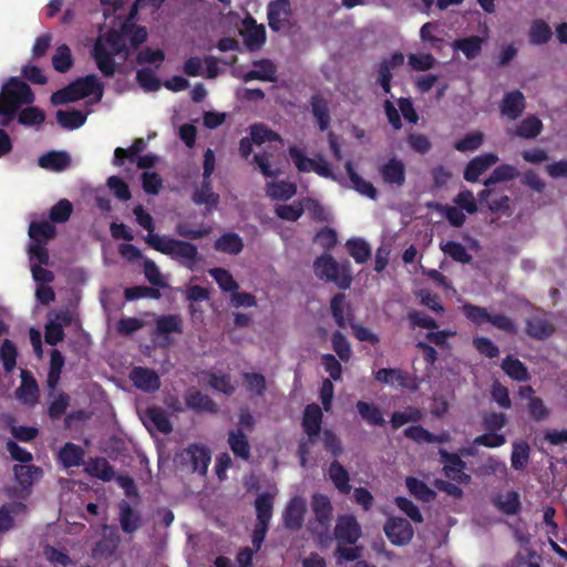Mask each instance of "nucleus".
I'll return each instance as SVG.
<instances>
[{
    "instance_id": "obj_1",
    "label": "nucleus",
    "mask_w": 567,
    "mask_h": 567,
    "mask_svg": "<svg viewBox=\"0 0 567 567\" xmlns=\"http://www.w3.org/2000/svg\"><path fill=\"white\" fill-rule=\"evenodd\" d=\"M133 213L137 224L148 231L145 241L153 249L169 256L174 260L179 261L188 269H193L194 266L199 261V254L196 245L155 234L153 217L148 212L144 209L142 205L134 207Z\"/></svg>"
},
{
    "instance_id": "obj_2",
    "label": "nucleus",
    "mask_w": 567,
    "mask_h": 567,
    "mask_svg": "<svg viewBox=\"0 0 567 567\" xmlns=\"http://www.w3.org/2000/svg\"><path fill=\"white\" fill-rule=\"evenodd\" d=\"M35 96L30 85L18 76L9 78L0 91V126L9 127L22 105H30Z\"/></svg>"
},
{
    "instance_id": "obj_3",
    "label": "nucleus",
    "mask_w": 567,
    "mask_h": 567,
    "mask_svg": "<svg viewBox=\"0 0 567 567\" xmlns=\"http://www.w3.org/2000/svg\"><path fill=\"white\" fill-rule=\"evenodd\" d=\"M313 271L319 279L332 282L343 290L350 288L353 280L350 261L338 262L329 252L315 259Z\"/></svg>"
},
{
    "instance_id": "obj_4",
    "label": "nucleus",
    "mask_w": 567,
    "mask_h": 567,
    "mask_svg": "<svg viewBox=\"0 0 567 567\" xmlns=\"http://www.w3.org/2000/svg\"><path fill=\"white\" fill-rule=\"evenodd\" d=\"M311 509L315 516L308 520L307 530L321 543L328 538L333 518V507L327 495L315 493L311 496Z\"/></svg>"
},
{
    "instance_id": "obj_5",
    "label": "nucleus",
    "mask_w": 567,
    "mask_h": 567,
    "mask_svg": "<svg viewBox=\"0 0 567 567\" xmlns=\"http://www.w3.org/2000/svg\"><path fill=\"white\" fill-rule=\"evenodd\" d=\"M275 498L265 492L255 499L256 524L251 534V543L256 550H259L267 536L269 524L272 518Z\"/></svg>"
},
{
    "instance_id": "obj_6",
    "label": "nucleus",
    "mask_w": 567,
    "mask_h": 567,
    "mask_svg": "<svg viewBox=\"0 0 567 567\" xmlns=\"http://www.w3.org/2000/svg\"><path fill=\"white\" fill-rule=\"evenodd\" d=\"M462 311L466 319L476 327H482L484 323L488 322L501 331L516 333L515 322L504 313H489L485 307L473 303H464Z\"/></svg>"
},
{
    "instance_id": "obj_7",
    "label": "nucleus",
    "mask_w": 567,
    "mask_h": 567,
    "mask_svg": "<svg viewBox=\"0 0 567 567\" xmlns=\"http://www.w3.org/2000/svg\"><path fill=\"white\" fill-rule=\"evenodd\" d=\"M210 460V451L199 444H190L178 454V461L183 467H187L193 473H198L202 476L207 474Z\"/></svg>"
},
{
    "instance_id": "obj_8",
    "label": "nucleus",
    "mask_w": 567,
    "mask_h": 567,
    "mask_svg": "<svg viewBox=\"0 0 567 567\" xmlns=\"http://www.w3.org/2000/svg\"><path fill=\"white\" fill-rule=\"evenodd\" d=\"M388 539L395 546L409 544L414 535L411 523L402 517H390L383 527Z\"/></svg>"
},
{
    "instance_id": "obj_9",
    "label": "nucleus",
    "mask_w": 567,
    "mask_h": 567,
    "mask_svg": "<svg viewBox=\"0 0 567 567\" xmlns=\"http://www.w3.org/2000/svg\"><path fill=\"white\" fill-rule=\"evenodd\" d=\"M306 513V501L301 496H293L282 512L284 526L290 532H299L305 524Z\"/></svg>"
},
{
    "instance_id": "obj_10",
    "label": "nucleus",
    "mask_w": 567,
    "mask_h": 567,
    "mask_svg": "<svg viewBox=\"0 0 567 567\" xmlns=\"http://www.w3.org/2000/svg\"><path fill=\"white\" fill-rule=\"evenodd\" d=\"M441 462L444 464L445 476L458 484H467L471 476L464 472L466 463L456 453H450L445 449H440Z\"/></svg>"
},
{
    "instance_id": "obj_11",
    "label": "nucleus",
    "mask_w": 567,
    "mask_h": 567,
    "mask_svg": "<svg viewBox=\"0 0 567 567\" xmlns=\"http://www.w3.org/2000/svg\"><path fill=\"white\" fill-rule=\"evenodd\" d=\"M243 29L240 35L244 43L249 51L260 49L266 42V28L264 24H258L256 19L248 14L243 19Z\"/></svg>"
},
{
    "instance_id": "obj_12",
    "label": "nucleus",
    "mask_w": 567,
    "mask_h": 567,
    "mask_svg": "<svg viewBox=\"0 0 567 567\" xmlns=\"http://www.w3.org/2000/svg\"><path fill=\"white\" fill-rule=\"evenodd\" d=\"M120 542L121 538L116 529L104 525L102 538L93 545L91 556L94 559H107L115 554Z\"/></svg>"
},
{
    "instance_id": "obj_13",
    "label": "nucleus",
    "mask_w": 567,
    "mask_h": 567,
    "mask_svg": "<svg viewBox=\"0 0 567 567\" xmlns=\"http://www.w3.org/2000/svg\"><path fill=\"white\" fill-rule=\"evenodd\" d=\"M334 537L340 544L354 545L361 537V526L352 515L340 516L334 527Z\"/></svg>"
},
{
    "instance_id": "obj_14",
    "label": "nucleus",
    "mask_w": 567,
    "mask_h": 567,
    "mask_svg": "<svg viewBox=\"0 0 567 567\" xmlns=\"http://www.w3.org/2000/svg\"><path fill=\"white\" fill-rule=\"evenodd\" d=\"M379 174L384 184L401 188L406 182V172L404 163L398 157H391L379 167Z\"/></svg>"
},
{
    "instance_id": "obj_15",
    "label": "nucleus",
    "mask_w": 567,
    "mask_h": 567,
    "mask_svg": "<svg viewBox=\"0 0 567 567\" xmlns=\"http://www.w3.org/2000/svg\"><path fill=\"white\" fill-rule=\"evenodd\" d=\"M69 84L75 101L90 95H96L97 100H101L103 96V84L99 81L95 74H87L85 76L78 78Z\"/></svg>"
},
{
    "instance_id": "obj_16",
    "label": "nucleus",
    "mask_w": 567,
    "mask_h": 567,
    "mask_svg": "<svg viewBox=\"0 0 567 567\" xmlns=\"http://www.w3.org/2000/svg\"><path fill=\"white\" fill-rule=\"evenodd\" d=\"M291 13L289 0H274L267 7L268 25L274 32L282 30Z\"/></svg>"
},
{
    "instance_id": "obj_17",
    "label": "nucleus",
    "mask_w": 567,
    "mask_h": 567,
    "mask_svg": "<svg viewBox=\"0 0 567 567\" xmlns=\"http://www.w3.org/2000/svg\"><path fill=\"white\" fill-rule=\"evenodd\" d=\"M118 522L124 534L133 535L144 524L142 514L124 499L118 503Z\"/></svg>"
},
{
    "instance_id": "obj_18",
    "label": "nucleus",
    "mask_w": 567,
    "mask_h": 567,
    "mask_svg": "<svg viewBox=\"0 0 567 567\" xmlns=\"http://www.w3.org/2000/svg\"><path fill=\"white\" fill-rule=\"evenodd\" d=\"M185 404L187 409L197 413H210L215 414L218 412L217 403L207 394L200 392L195 388H190L185 393Z\"/></svg>"
},
{
    "instance_id": "obj_19",
    "label": "nucleus",
    "mask_w": 567,
    "mask_h": 567,
    "mask_svg": "<svg viewBox=\"0 0 567 567\" xmlns=\"http://www.w3.org/2000/svg\"><path fill=\"white\" fill-rule=\"evenodd\" d=\"M130 379L137 389L144 392H155L161 388L158 374L150 368H133Z\"/></svg>"
},
{
    "instance_id": "obj_20",
    "label": "nucleus",
    "mask_w": 567,
    "mask_h": 567,
    "mask_svg": "<svg viewBox=\"0 0 567 567\" xmlns=\"http://www.w3.org/2000/svg\"><path fill=\"white\" fill-rule=\"evenodd\" d=\"M497 162L498 156L494 153H485L472 158L465 166L464 179L470 183L477 182L480 176Z\"/></svg>"
},
{
    "instance_id": "obj_21",
    "label": "nucleus",
    "mask_w": 567,
    "mask_h": 567,
    "mask_svg": "<svg viewBox=\"0 0 567 567\" xmlns=\"http://www.w3.org/2000/svg\"><path fill=\"white\" fill-rule=\"evenodd\" d=\"M374 379L384 384H398L401 388L415 389L411 374L398 368H382L374 373Z\"/></svg>"
},
{
    "instance_id": "obj_22",
    "label": "nucleus",
    "mask_w": 567,
    "mask_h": 567,
    "mask_svg": "<svg viewBox=\"0 0 567 567\" xmlns=\"http://www.w3.org/2000/svg\"><path fill=\"white\" fill-rule=\"evenodd\" d=\"M322 423V411L316 403L308 404L303 412L302 429L311 443L319 436Z\"/></svg>"
},
{
    "instance_id": "obj_23",
    "label": "nucleus",
    "mask_w": 567,
    "mask_h": 567,
    "mask_svg": "<svg viewBox=\"0 0 567 567\" xmlns=\"http://www.w3.org/2000/svg\"><path fill=\"white\" fill-rule=\"evenodd\" d=\"M499 110L509 120H517L525 110L524 94L519 90L507 92L502 100Z\"/></svg>"
},
{
    "instance_id": "obj_24",
    "label": "nucleus",
    "mask_w": 567,
    "mask_h": 567,
    "mask_svg": "<svg viewBox=\"0 0 567 567\" xmlns=\"http://www.w3.org/2000/svg\"><path fill=\"white\" fill-rule=\"evenodd\" d=\"M97 69L105 78H113L116 71V54L110 52L104 44L96 42L92 51Z\"/></svg>"
},
{
    "instance_id": "obj_25",
    "label": "nucleus",
    "mask_w": 567,
    "mask_h": 567,
    "mask_svg": "<svg viewBox=\"0 0 567 567\" xmlns=\"http://www.w3.org/2000/svg\"><path fill=\"white\" fill-rule=\"evenodd\" d=\"M254 70L248 71L243 75L245 82L254 80L275 82L277 68L275 63L269 59H260L252 62Z\"/></svg>"
},
{
    "instance_id": "obj_26",
    "label": "nucleus",
    "mask_w": 567,
    "mask_h": 567,
    "mask_svg": "<svg viewBox=\"0 0 567 567\" xmlns=\"http://www.w3.org/2000/svg\"><path fill=\"white\" fill-rule=\"evenodd\" d=\"M84 472L103 482H111L115 478L114 467L104 457H91L85 464Z\"/></svg>"
},
{
    "instance_id": "obj_27",
    "label": "nucleus",
    "mask_w": 567,
    "mask_h": 567,
    "mask_svg": "<svg viewBox=\"0 0 567 567\" xmlns=\"http://www.w3.org/2000/svg\"><path fill=\"white\" fill-rule=\"evenodd\" d=\"M192 200L196 205H206L208 212H212L218 206L219 195L213 192L210 178L205 179V177H203L200 187L192 195Z\"/></svg>"
},
{
    "instance_id": "obj_28",
    "label": "nucleus",
    "mask_w": 567,
    "mask_h": 567,
    "mask_svg": "<svg viewBox=\"0 0 567 567\" xmlns=\"http://www.w3.org/2000/svg\"><path fill=\"white\" fill-rule=\"evenodd\" d=\"M227 442L236 457L244 461H248L250 458V444L247 435L241 429L230 430L228 432Z\"/></svg>"
},
{
    "instance_id": "obj_29",
    "label": "nucleus",
    "mask_w": 567,
    "mask_h": 567,
    "mask_svg": "<svg viewBox=\"0 0 567 567\" xmlns=\"http://www.w3.org/2000/svg\"><path fill=\"white\" fill-rule=\"evenodd\" d=\"M39 166L53 171L62 172L71 164V157L66 152L50 151L39 157Z\"/></svg>"
},
{
    "instance_id": "obj_30",
    "label": "nucleus",
    "mask_w": 567,
    "mask_h": 567,
    "mask_svg": "<svg viewBox=\"0 0 567 567\" xmlns=\"http://www.w3.org/2000/svg\"><path fill=\"white\" fill-rule=\"evenodd\" d=\"M555 332V326L545 318L533 317L526 320V333L535 340H546Z\"/></svg>"
},
{
    "instance_id": "obj_31",
    "label": "nucleus",
    "mask_w": 567,
    "mask_h": 567,
    "mask_svg": "<svg viewBox=\"0 0 567 567\" xmlns=\"http://www.w3.org/2000/svg\"><path fill=\"white\" fill-rule=\"evenodd\" d=\"M84 455L85 452L80 445L72 442H66L60 449L58 458L63 467L71 468L80 466L83 463Z\"/></svg>"
},
{
    "instance_id": "obj_32",
    "label": "nucleus",
    "mask_w": 567,
    "mask_h": 567,
    "mask_svg": "<svg viewBox=\"0 0 567 567\" xmlns=\"http://www.w3.org/2000/svg\"><path fill=\"white\" fill-rule=\"evenodd\" d=\"M346 172L350 182L352 183L353 188L363 196H367L370 199L375 200L378 198V190L373 186L372 183L362 178L354 169L352 162L348 161L344 165Z\"/></svg>"
},
{
    "instance_id": "obj_33",
    "label": "nucleus",
    "mask_w": 567,
    "mask_h": 567,
    "mask_svg": "<svg viewBox=\"0 0 567 567\" xmlns=\"http://www.w3.org/2000/svg\"><path fill=\"white\" fill-rule=\"evenodd\" d=\"M330 309H331V315L339 328L346 327V322H347L346 315H347L348 319H350V320L353 318L352 312H351V307L346 301L344 293L339 292V293H336L331 298Z\"/></svg>"
},
{
    "instance_id": "obj_34",
    "label": "nucleus",
    "mask_w": 567,
    "mask_h": 567,
    "mask_svg": "<svg viewBox=\"0 0 567 567\" xmlns=\"http://www.w3.org/2000/svg\"><path fill=\"white\" fill-rule=\"evenodd\" d=\"M29 237L34 244L47 245L56 235L55 226L47 220L32 221L29 225Z\"/></svg>"
},
{
    "instance_id": "obj_35",
    "label": "nucleus",
    "mask_w": 567,
    "mask_h": 567,
    "mask_svg": "<svg viewBox=\"0 0 567 567\" xmlns=\"http://www.w3.org/2000/svg\"><path fill=\"white\" fill-rule=\"evenodd\" d=\"M328 474L329 478L340 493H350V475L347 468L341 463H339L337 460L332 461L329 465Z\"/></svg>"
},
{
    "instance_id": "obj_36",
    "label": "nucleus",
    "mask_w": 567,
    "mask_h": 567,
    "mask_svg": "<svg viewBox=\"0 0 567 567\" xmlns=\"http://www.w3.org/2000/svg\"><path fill=\"white\" fill-rule=\"evenodd\" d=\"M355 408L360 416L368 424L372 426H383L385 424V420L383 417L381 409L374 403H369L360 400L355 403Z\"/></svg>"
},
{
    "instance_id": "obj_37",
    "label": "nucleus",
    "mask_w": 567,
    "mask_h": 567,
    "mask_svg": "<svg viewBox=\"0 0 567 567\" xmlns=\"http://www.w3.org/2000/svg\"><path fill=\"white\" fill-rule=\"evenodd\" d=\"M13 473L19 485L24 488L42 476L41 467L28 463L14 465Z\"/></svg>"
},
{
    "instance_id": "obj_38",
    "label": "nucleus",
    "mask_w": 567,
    "mask_h": 567,
    "mask_svg": "<svg viewBox=\"0 0 567 567\" xmlns=\"http://www.w3.org/2000/svg\"><path fill=\"white\" fill-rule=\"evenodd\" d=\"M311 112L318 122L320 131H326L330 124V114L327 100L321 94H315L310 100Z\"/></svg>"
},
{
    "instance_id": "obj_39",
    "label": "nucleus",
    "mask_w": 567,
    "mask_h": 567,
    "mask_svg": "<svg viewBox=\"0 0 567 567\" xmlns=\"http://www.w3.org/2000/svg\"><path fill=\"white\" fill-rule=\"evenodd\" d=\"M501 368L514 381L525 382L530 378L525 364L512 355H507L503 359Z\"/></svg>"
},
{
    "instance_id": "obj_40",
    "label": "nucleus",
    "mask_w": 567,
    "mask_h": 567,
    "mask_svg": "<svg viewBox=\"0 0 567 567\" xmlns=\"http://www.w3.org/2000/svg\"><path fill=\"white\" fill-rule=\"evenodd\" d=\"M20 378L21 384L17 390L18 396L27 402H35L39 394V388L34 377L30 371L22 370Z\"/></svg>"
},
{
    "instance_id": "obj_41",
    "label": "nucleus",
    "mask_w": 567,
    "mask_h": 567,
    "mask_svg": "<svg viewBox=\"0 0 567 567\" xmlns=\"http://www.w3.org/2000/svg\"><path fill=\"white\" fill-rule=\"evenodd\" d=\"M215 249L229 255H238L244 249V241L236 233L223 234L215 241Z\"/></svg>"
},
{
    "instance_id": "obj_42",
    "label": "nucleus",
    "mask_w": 567,
    "mask_h": 567,
    "mask_svg": "<svg viewBox=\"0 0 567 567\" xmlns=\"http://www.w3.org/2000/svg\"><path fill=\"white\" fill-rule=\"evenodd\" d=\"M493 190L489 188L482 189L478 194L481 204L485 203L493 214L506 213L509 210L511 198L507 195H502L497 198H491Z\"/></svg>"
},
{
    "instance_id": "obj_43",
    "label": "nucleus",
    "mask_w": 567,
    "mask_h": 567,
    "mask_svg": "<svg viewBox=\"0 0 567 567\" xmlns=\"http://www.w3.org/2000/svg\"><path fill=\"white\" fill-rule=\"evenodd\" d=\"M59 125L66 130H76L86 122V114L79 110L64 111L59 110L55 114Z\"/></svg>"
},
{
    "instance_id": "obj_44",
    "label": "nucleus",
    "mask_w": 567,
    "mask_h": 567,
    "mask_svg": "<svg viewBox=\"0 0 567 567\" xmlns=\"http://www.w3.org/2000/svg\"><path fill=\"white\" fill-rule=\"evenodd\" d=\"M542 131V121L536 115H528L517 125L515 135L525 140H533L536 138Z\"/></svg>"
},
{
    "instance_id": "obj_45",
    "label": "nucleus",
    "mask_w": 567,
    "mask_h": 567,
    "mask_svg": "<svg viewBox=\"0 0 567 567\" xmlns=\"http://www.w3.org/2000/svg\"><path fill=\"white\" fill-rule=\"evenodd\" d=\"M553 37V31L546 21L536 19L532 22L528 32V40L530 44L542 45L546 44Z\"/></svg>"
},
{
    "instance_id": "obj_46",
    "label": "nucleus",
    "mask_w": 567,
    "mask_h": 567,
    "mask_svg": "<svg viewBox=\"0 0 567 567\" xmlns=\"http://www.w3.org/2000/svg\"><path fill=\"white\" fill-rule=\"evenodd\" d=\"M483 40L478 35H471L464 39H457L452 43L454 50L462 51L468 59H475L482 51Z\"/></svg>"
},
{
    "instance_id": "obj_47",
    "label": "nucleus",
    "mask_w": 567,
    "mask_h": 567,
    "mask_svg": "<svg viewBox=\"0 0 567 567\" xmlns=\"http://www.w3.org/2000/svg\"><path fill=\"white\" fill-rule=\"evenodd\" d=\"M346 248L357 264H364L371 257V247L364 239H348Z\"/></svg>"
},
{
    "instance_id": "obj_48",
    "label": "nucleus",
    "mask_w": 567,
    "mask_h": 567,
    "mask_svg": "<svg viewBox=\"0 0 567 567\" xmlns=\"http://www.w3.org/2000/svg\"><path fill=\"white\" fill-rule=\"evenodd\" d=\"M297 193V186L293 183L279 181L267 185V195L274 199L288 200Z\"/></svg>"
},
{
    "instance_id": "obj_49",
    "label": "nucleus",
    "mask_w": 567,
    "mask_h": 567,
    "mask_svg": "<svg viewBox=\"0 0 567 567\" xmlns=\"http://www.w3.org/2000/svg\"><path fill=\"white\" fill-rule=\"evenodd\" d=\"M64 362L65 360L61 351L53 349L50 353V367L47 379L50 389H54L58 385Z\"/></svg>"
},
{
    "instance_id": "obj_50",
    "label": "nucleus",
    "mask_w": 567,
    "mask_h": 567,
    "mask_svg": "<svg viewBox=\"0 0 567 567\" xmlns=\"http://www.w3.org/2000/svg\"><path fill=\"white\" fill-rule=\"evenodd\" d=\"M441 250L449 256L452 260L460 264H470L472 255L467 252L466 248L457 241L449 240L440 244Z\"/></svg>"
},
{
    "instance_id": "obj_51",
    "label": "nucleus",
    "mask_w": 567,
    "mask_h": 567,
    "mask_svg": "<svg viewBox=\"0 0 567 567\" xmlns=\"http://www.w3.org/2000/svg\"><path fill=\"white\" fill-rule=\"evenodd\" d=\"M157 334L182 333L183 320L178 315H163L156 319Z\"/></svg>"
},
{
    "instance_id": "obj_52",
    "label": "nucleus",
    "mask_w": 567,
    "mask_h": 567,
    "mask_svg": "<svg viewBox=\"0 0 567 567\" xmlns=\"http://www.w3.org/2000/svg\"><path fill=\"white\" fill-rule=\"evenodd\" d=\"M23 503H9L0 506V532L10 530L14 526V518L12 515H18L25 511Z\"/></svg>"
},
{
    "instance_id": "obj_53",
    "label": "nucleus",
    "mask_w": 567,
    "mask_h": 567,
    "mask_svg": "<svg viewBox=\"0 0 567 567\" xmlns=\"http://www.w3.org/2000/svg\"><path fill=\"white\" fill-rule=\"evenodd\" d=\"M146 148L144 138H135L128 148L117 147L114 151L113 164L122 166L126 158L134 159V157Z\"/></svg>"
},
{
    "instance_id": "obj_54",
    "label": "nucleus",
    "mask_w": 567,
    "mask_h": 567,
    "mask_svg": "<svg viewBox=\"0 0 567 567\" xmlns=\"http://www.w3.org/2000/svg\"><path fill=\"white\" fill-rule=\"evenodd\" d=\"M518 176L519 171L515 166L502 164L491 173V175L485 179L484 185L488 187L501 182L513 181Z\"/></svg>"
},
{
    "instance_id": "obj_55",
    "label": "nucleus",
    "mask_w": 567,
    "mask_h": 567,
    "mask_svg": "<svg viewBox=\"0 0 567 567\" xmlns=\"http://www.w3.org/2000/svg\"><path fill=\"white\" fill-rule=\"evenodd\" d=\"M246 390L254 395L262 398L267 391V382L264 374L258 372L243 373Z\"/></svg>"
},
{
    "instance_id": "obj_56",
    "label": "nucleus",
    "mask_w": 567,
    "mask_h": 567,
    "mask_svg": "<svg viewBox=\"0 0 567 567\" xmlns=\"http://www.w3.org/2000/svg\"><path fill=\"white\" fill-rule=\"evenodd\" d=\"M422 416L423 414L420 409L414 406H408L404 411L393 412L391 415L390 423L394 430H398L409 422L416 423L421 421Z\"/></svg>"
},
{
    "instance_id": "obj_57",
    "label": "nucleus",
    "mask_w": 567,
    "mask_h": 567,
    "mask_svg": "<svg viewBox=\"0 0 567 567\" xmlns=\"http://www.w3.org/2000/svg\"><path fill=\"white\" fill-rule=\"evenodd\" d=\"M405 484L409 492L423 502H432L436 496V493L433 489H431L423 481L416 477H408Z\"/></svg>"
},
{
    "instance_id": "obj_58",
    "label": "nucleus",
    "mask_w": 567,
    "mask_h": 567,
    "mask_svg": "<svg viewBox=\"0 0 567 567\" xmlns=\"http://www.w3.org/2000/svg\"><path fill=\"white\" fill-rule=\"evenodd\" d=\"M17 120L19 124L24 126L41 125L45 121V113L38 106L31 104L18 111Z\"/></svg>"
},
{
    "instance_id": "obj_59",
    "label": "nucleus",
    "mask_w": 567,
    "mask_h": 567,
    "mask_svg": "<svg viewBox=\"0 0 567 567\" xmlns=\"http://www.w3.org/2000/svg\"><path fill=\"white\" fill-rule=\"evenodd\" d=\"M52 65L55 71L60 73L68 72L73 65V58L71 50L66 44H61L56 48L52 56Z\"/></svg>"
},
{
    "instance_id": "obj_60",
    "label": "nucleus",
    "mask_w": 567,
    "mask_h": 567,
    "mask_svg": "<svg viewBox=\"0 0 567 567\" xmlns=\"http://www.w3.org/2000/svg\"><path fill=\"white\" fill-rule=\"evenodd\" d=\"M146 414L154 426L163 434H169L173 431V425L166 412L158 406L148 408Z\"/></svg>"
},
{
    "instance_id": "obj_61",
    "label": "nucleus",
    "mask_w": 567,
    "mask_h": 567,
    "mask_svg": "<svg viewBox=\"0 0 567 567\" xmlns=\"http://www.w3.org/2000/svg\"><path fill=\"white\" fill-rule=\"evenodd\" d=\"M289 157L295 164L296 168L300 173H310L313 172V167L316 164L315 158H309L305 155V153L297 147L296 145H291L288 148Z\"/></svg>"
},
{
    "instance_id": "obj_62",
    "label": "nucleus",
    "mask_w": 567,
    "mask_h": 567,
    "mask_svg": "<svg viewBox=\"0 0 567 567\" xmlns=\"http://www.w3.org/2000/svg\"><path fill=\"white\" fill-rule=\"evenodd\" d=\"M250 138L256 145H261L265 142H281V136L264 124H254L250 126Z\"/></svg>"
},
{
    "instance_id": "obj_63",
    "label": "nucleus",
    "mask_w": 567,
    "mask_h": 567,
    "mask_svg": "<svg viewBox=\"0 0 567 567\" xmlns=\"http://www.w3.org/2000/svg\"><path fill=\"white\" fill-rule=\"evenodd\" d=\"M529 445L526 442L514 443L511 455L512 467L516 471H523L529 461Z\"/></svg>"
},
{
    "instance_id": "obj_64",
    "label": "nucleus",
    "mask_w": 567,
    "mask_h": 567,
    "mask_svg": "<svg viewBox=\"0 0 567 567\" xmlns=\"http://www.w3.org/2000/svg\"><path fill=\"white\" fill-rule=\"evenodd\" d=\"M275 213L282 220L297 221L303 215L305 206L302 202H293L289 205H277Z\"/></svg>"
}]
</instances>
